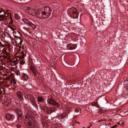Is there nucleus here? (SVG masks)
I'll use <instances>...</instances> for the list:
<instances>
[{"label": "nucleus", "instance_id": "obj_29", "mask_svg": "<svg viewBox=\"0 0 128 128\" xmlns=\"http://www.w3.org/2000/svg\"><path fill=\"white\" fill-rule=\"evenodd\" d=\"M12 63L14 65L17 64L18 63V61L16 59L15 60H14L12 61Z\"/></svg>", "mask_w": 128, "mask_h": 128}, {"label": "nucleus", "instance_id": "obj_2", "mask_svg": "<svg viewBox=\"0 0 128 128\" xmlns=\"http://www.w3.org/2000/svg\"><path fill=\"white\" fill-rule=\"evenodd\" d=\"M68 14L70 16L71 18H78V12L77 9L74 7L68 10Z\"/></svg>", "mask_w": 128, "mask_h": 128}, {"label": "nucleus", "instance_id": "obj_36", "mask_svg": "<svg viewBox=\"0 0 128 128\" xmlns=\"http://www.w3.org/2000/svg\"><path fill=\"white\" fill-rule=\"evenodd\" d=\"M13 42V41H12V43L13 44V45H14V46H16L17 44V43L16 42V41H15V42Z\"/></svg>", "mask_w": 128, "mask_h": 128}, {"label": "nucleus", "instance_id": "obj_51", "mask_svg": "<svg viewBox=\"0 0 128 128\" xmlns=\"http://www.w3.org/2000/svg\"><path fill=\"white\" fill-rule=\"evenodd\" d=\"M1 13V11L0 10V13Z\"/></svg>", "mask_w": 128, "mask_h": 128}, {"label": "nucleus", "instance_id": "obj_48", "mask_svg": "<svg viewBox=\"0 0 128 128\" xmlns=\"http://www.w3.org/2000/svg\"><path fill=\"white\" fill-rule=\"evenodd\" d=\"M29 32L30 33L31 32V31H30Z\"/></svg>", "mask_w": 128, "mask_h": 128}, {"label": "nucleus", "instance_id": "obj_46", "mask_svg": "<svg viewBox=\"0 0 128 128\" xmlns=\"http://www.w3.org/2000/svg\"><path fill=\"white\" fill-rule=\"evenodd\" d=\"M87 128H90V126H88Z\"/></svg>", "mask_w": 128, "mask_h": 128}, {"label": "nucleus", "instance_id": "obj_20", "mask_svg": "<svg viewBox=\"0 0 128 128\" xmlns=\"http://www.w3.org/2000/svg\"><path fill=\"white\" fill-rule=\"evenodd\" d=\"M38 100L39 102H43L44 101V99L42 96H39L38 98Z\"/></svg>", "mask_w": 128, "mask_h": 128}, {"label": "nucleus", "instance_id": "obj_33", "mask_svg": "<svg viewBox=\"0 0 128 128\" xmlns=\"http://www.w3.org/2000/svg\"><path fill=\"white\" fill-rule=\"evenodd\" d=\"M25 63L24 61L22 60H21L20 62V64L23 65Z\"/></svg>", "mask_w": 128, "mask_h": 128}, {"label": "nucleus", "instance_id": "obj_16", "mask_svg": "<svg viewBox=\"0 0 128 128\" xmlns=\"http://www.w3.org/2000/svg\"><path fill=\"white\" fill-rule=\"evenodd\" d=\"M5 104L7 106H9L11 104L10 100H6L5 103Z\"/></svg>", "mask_w": 128, "mask_h": 128}, {"label": "nucleus", "instance_id": "obj_24", "mask_svg": "<svg viewBox=\"0 0 128 128\" xmlns=\"http://www.w3.org/2000/svg\"><path fill=\"white\" fill-rule=\"evenodd\" d=\"M42 110L44 111H46L47 109V107L46 106H41L40 107Z\"/></svg>", "mask_w": 128, "mask_h": 128}, {"label": "nucleus", "instance_id": "obj_3", "mask_svg": "<svg viewBox=\"0 0 128 128\" xmlns=\"http://www.w3.org/2000/svg\"><path fill=\"white\" fill-rule=\"evenodd\" d=\"M13 33H14L13 35L14 38H19L20 40V42L18 44V45L19 44L20 45L18 46V49L19 52H20V50L21 48V46L20 45L22 42V40H20V32L19 31H17L16 32L15 31H13Z\"/></svg>", "mask_w": 128, "mask_h": 128}, {"label": "nucleus", "instance_id": "obj_40", "mask_svg": "<svg viewBox=\"0 0 128 128\" xmlns=\"http://www.w3.org/2000/svg\"><path fill=\"white\" fill-rule=\"evenodd\" d=\"M31 8L29 7H28L26 10H30Z\"/></svg>", "mask_w": 128, "mask_h": 128}, {"label": "nucleus", "instance_id": "obj_42", "mask_svg": "<svg viewBox=\"0 0 128 128\" xmlns=\"http://www.w3.org/2000/svg\"><path fill=\"white\" fill-rule=\"evenodd\" d=\"M102 122V121L101 120H98V122Z\"/></svg>", "mask_w": 128, "mask_h": 128}, {"label": "nucleus", "instance_id": "obj_21", "mask_svg": "<svg viewBox=\"0 0 128 128\" xmlns=\"http://www.w3.org/2000/svg\"><path fill=\"white\" fill-rule=\"evenodd\" d=\"M50 113H52L55 112L56 110V109L53 107H50Z\"/></svg>", "mask_w": 128, "mask_h": 128}, {"label": "nucleus", "instance_id": "obj_15", "mask_svg": "<svg viewBox=\"0 0 128 128\" xmlns=\"http://www.w3.org/2000/svg\"><path fill=\"white\" fill-rule=\"evenodd\" d=\"M12 117V115L9 114H6V118L7 120H10Z\"/></svg>", "mask_w": 128, "mask_h": 128}, {"label": "nucleus", "instance_id": "obj_50", "mask_svg": "<svg viewBox=\"0 0 128 128\" xmlns=\"http://www.w3.org/2000/svg\"><path fill=\"white\" fill-rule=\"evenodd\" d=\"M83 128H84V126H83Z\"/></svg>", "mask_w": 128, "mask_h": 128}, {"label": "nucleus", "instance_id": "obj_10", "mask_svg": "<svg viewBox=\"0 0 128 128\" xmlns=\"http://www.w3.org/2000/svg\"><path fill=\"white\" fill-rule=\"evenodd\" d=\"M36 15L38 18H43L42 14L40 11L37 10L36 13Z\"/></svg>", "mask_w": 128, "mask_h": 128}, {"label": "nucleus", "instance_id": "obj_14", "mask_svg": "<svg viewBox=\"0 0 128 128\" xmlns=\"http://www.w3.org/2000/svg\"><path fill=\"white\" fill-rule=\"evenodd\" d=\"M10 82L11 84H12L14 86L13 87L14 88H15L16 86L14 85L16 84V82L14 78H12Z\"/></svg>", "mask_w": 128, "mask_h": 128}, {"label": "nucleus", "instance_id": "obj_44", "mask_svg": "<svg viewBox=\"0 0 128 128\" xmlns=\"http://www.w3.org/2000/svg\"><path fill=\"white\" fill-rule=\"evenodd\" d=\"M105 120H102V121H104Z\"/></svg>", "mask_w": 128, "mask_h": 128}, {"label": "nucleus", "instance_id": "obj_13", "mask_svg": "<svg viewBox=\"0 0 128 128\" xmlns=\"http://www.w3.org/2000/svg\"><path fill=\"white\" fill-rule=\"evenodd\" d=\"M58 116L59 118L62 119L66 118L67 117V114H66L64 113L59 115Z\"/></svg>", "mask_w": 128, "mask_h": 128}, {"label": "nucleus", "instance_id": "obj_27", "mask_svg": "<svg viewBox=\"0 0 128 128\" xmlns=\"http://www.w3.org/2000/svg\"><path fill=\"white\" fill-rule=\"evenodd\" d=\"M9 27L13 30H15L16 28V27L14 25H12L10 26Z\"/></svg>", "mask_w": 128, "mask_h": 128}, {"label": "nucleus", "instance_id": "obj_7", "mask_svg": "<svg viewBox=\"0 0 128 128\" xmlns=\"http://www.w3.org/2000/svg\"><path fill=\"white\" fill-rule=\"evenodd\" d=\"M15 112L18 115V120L19 118H21L22 115V111L19 108H16L15 109Z\"/></svg>", "mask_w": 128, "mask_h": 128}, {"label": "nucleus", "instance_id": "obj_4", "mask_svg": "<svg viewBox=\"0 0 128 128\" xmlns=\"http://www.w3.org/2000/svg\"><path fill=\"white\" fill-rule=\"evenodd\" d=\"M47 102L50 104L55 105L58 107H60V105L59 104L53 99L52 98H49L47 100Z\"/></svg>", "mask_w": 128, "mask_h": 128}, {"label": "nucleus", "instance_id": "obj_11", "mask_svg": "<svg viewBox=\"0 0 128 128\" xmlns=\"http://www.w3.org/2000/svg\"><path fill=\"white\" fill-rule=\"evenodd\" d=\"M10 14L9 13L6 12H4L3 15H4V18L5 20H8V19L9 17Z\"/></svg>", "mask_w": 128, "mask_h": 128}, {"label": "nucleus", "instance_id": "obj_28", "mask_svg": "<svg viewBox=\"0 0 128 128\" xmlns=\"http://www.w3.org/2000/svg\"><path fill=\"white\" fill-rule=\"evenodd\" d=\"M40 12L42 15H44V16L45 15V18H46V16H47L46 12L44 10L42 11H41Z\"/></svg>", "mask_w": 128, "mask_h": 128}, {"label": "nucleus", "instance_id": "obj_12", "mask_svg": "<svg viewBox=\"0 0 128 128\" xmlns=\"http://www.w3.org/2000/svg\"><path fill=\"white\" fill-rule=\"evenodd\" d=\"M22 78L24 79L23 80L26 81L28 80L29 77L28 75L24 74L22 75Z\"/></svg>", "mask_w": 128, "mask_h": 128}, {"label": "nucleus", "instance_id": "obj_18", "mask_svg": "<svg viewBox=\"0 0 128 128\" xmlns=\"http://www.w3.org/2000/svg\"><path fill=\"white\" fill-rule=\"evenodd\" d=\"M32 105L34 106H36L37 105L36 102L34 98H32L30 99Z\"/></svg>", "mask_w": 128, "mask_h": 128}, {"label": "nucleus", "instance_id": "obj_9", "mask_svg": "<svg viewBox=\"0 0 128 128\" xmlns=\"http://www.w3.org/2000/svg\"><path fill=\"white\" fill-rule=\"evenodd\" d=\"M30 69L34 76L36 77L37 76V74L36 70L35 68L32 66H31L30 68Z\"/></svg>", "mask_w": 128, "mask_h": 128}, {"label": "nucleus", "instance_id": "obj_43", "mask_svg": "<svg viewBox=\"0 0 128 128\" xmlns=\"http://www.w3.org/2000/svg\"><path fill=\"white\" fill-rule=\"evenodd\" d=\"M101 111L102 112H105L104 111H103L102 110H101Z\"/></svg>", "mask_w": 128, "mask_h": 128}, {"label": "nucleus", "instance_id": "obj_49", "mask_svg": "<svg viewBox=\"0 0 128 128\" xmlns=\"http://www.w3.org/2000/svg\"><path fill=\"white\" fill-rule=\"evenodd\" d=\"M1 69V67H0V70Z\"/></svg>", "mask_w": 128, "mask_h": 128}, {"label": "nucleus", "instance_id": "obj_25", "mask_svg": "<svg viewBox=\"0 0 128 128\" xmlns=\"http://www.w3.org/2000/svg\"><path fill=\"white\" fill-rule=\"evenodd\" d=\"M5 21L4 18V15H3L2 14H0V21Z\"/></svg>", "mask_w": 128, "mask_h": 128}, {"label": "nucleus", "instance_id": "obj_37", "mask_svg": "<svg viewBox=\"0 0 128 128\" xmlns=\"http://www.w3.org/2000/svg\"><path fill=\"white\" fill-rule=\"evenodd\" d=\"M26 11L29 14H31V12H30V10H26Z\"/></svg>", "mask_w": 128, "mask_h": 128}, {"label": "nucleus", "instance_id": "obj_19", "mask_svg": "<svg viewBox=\"0 0 128 128\" xmlns=\"http://www.w3.org/2000/svg\"><path fill=\"white\" fill-rule=\"evenodd\" d=\"M24 50H23L21 51V52H20V53H21L22 54V56H21V59H24V57L26 56V54L24 53Z\"/></svg>", "mask_w": 128, "mask_h": 128}, {"label": "nucleus", "instance_id": "obj_22", "mask_svg": "<svg viewBox=\"0 0 128 128\" xmlns=\"http://www.w3.org/2000/svg\"><path fill=\"white\" fill-rule=\"evenodd\" d=\"M2 52L6 56H8L9 55V53L6 51V50L5 49L3 50L2 51Z\"/></svg>", "mask_w": 128, "mask_h": 128}, {"label": "nucleus", "instance_id": "obj_8", "mask_svg": "<svg viewBox=\"0 0 128 128\" xmlns=\"http://www.w3.org/2000/svg\"><path fill=\"white\" fill-rule=\"evenodd\" d=\"M17 95L20 100H22L23 99V94L21 91H18L17 92Z\"/></svg>", "mask_w": 128, "mask_h": 128}, {"label": "nucleus", "instance_id": "obj_6", "mask_svg": "<svg viewBox=\"0 0 128 128\" xmlns=\"http://www.w3.org/2000/svg\"><path fill=\"white\" fill-rule=\"evenodd\" d=\"M22 20L24 22L26 23V24H28L29 25L31 26L32 27L31 28L32 29H33L36 28V26L31 22H29L28 20L24 19Z\"/></svg>", "mask_w": 128, "mask_h": 128}, {"label": "nucleus", "instance_id": "obj_32", "mask_svg": "<svg viewBox=\"0 0 128 128\" xmlns=\"http://www.w3.org/2000/svg\"><path fill=\"white\" fill-rule=\"evenodd\" d=\"M50 108H48L47 107V109H46V113L47 114H50Z\"/></svg>", "mask_w": 128, "mask_h": 128}, {"label": "nucleus", "instance_id": "obj_5", "mask_svg": "<svg viewBox=\"0 0 128 128\" xmlns=\"http://www.w3.org/2000/svg\"><path fill=\"white\" fill-rule=\"evenodd\" d=\"M44 10L46 12V18L49 17L51 13V10L50 7L49 6H46L44 8Z\"/></svg>", "mask_w": 128, "mask_h": 128}, {"label": "nucleus", "instance_id": "obj_41", "mask_svg": "<svg viewBox=\"0 0 128 128\" xmlns=\"http://www.w3.org/2000/svg\"><path fill=\"white\" fill-rule=\"evenodd\" d=\"M0 10L1 11H1L5 12V11L2 8H0Z\"/></svg>", "mask_w": 128, "mask_h": 128}, {"label": "nucleus", "instance_id": "obj_34", "mask_svg": "<svg viewBox=\"0 0 128 128\" xmlns=\"http://www.w3.org/2000/svg\"><path fill=\"white\" fill-rule=\"evenodd\" d=\"M16 74L17 76L20 75V72L19 70H17L16 72Z\"/></svg>", "mask_w": 128, "mask_h": 128}, {"label": "nucleus", "instance_id": "obj_17", "mask_svg": "<svg viewBox=\"0 0 128 128\" xmlns=\"http://www.w3.org/2000/svg\"><path fill=\"white\" fill-rule=\"evenodd\" d=\"M77 45L76 44L72 45V46H70L69 47V49L70 50H72L76 48L77 46Z\"/></svg>", "mask_w": 128, "mask_h": 128}, {"label": "nucleus", "instance_id": "obj_38", "mask_svg": "<svg viewBox=\"0 0 128 128\" xmlns=\"http://www.w3.org/2000/svg\"><path fill=\"white\" fill-rule=\"evenodd\" d=\"M16 126L18 128H20L21 127V125L19 124H17L16 125Z\"/></svg>", "mask_w": 128, "mask_h": 128}, {"label": "nucleus", "instance_id": "obj_23", "mask_svg": "<svg viewBox=\"0 0 128 128\" xmlns=\"http://www.w3.org/2000/svg\"><path fill=\"white\" fill-rule=\"evenodd\" d=\"M75 111L77 113L79 112L80 113L81 112V110L80 108H76Z\"/></svg>", "mask_w": 128, "mask_h": 128}, {"label": "nucleus", "instance_id": "obj_47", "mask_svg": "<svg viewBox=\"0 0 128 128\" xmlns=\"http://www.w3.org/2000/svg\"><path fill=\"white\" fill-rule=\"evenodd\" d=\"M71 44H68V46H70L69 45H70Z\"/></svg>", "mask_w": 128, "mask_h": 128}, {"label": "nucleus", "instance_id": "obj_30", "mask_svg": "<svg viewBox=\"0 0 128 128\" xmlns=\"http://www.w3.org/2000/svg\"><path fill=\"white\" fill-rule=\"evenodd\" d=\"M19 16L18 14L17 13L14 16V18L15 19L17 20H18L19 18Z\"/></svg>", "mask_w": 128, "mask_h": 128}, {"label": "nucleus", "instance_id": "obj_45", "mask_svg": "<svg viewBox=\"0 0 128 128\" xmlns=\"http://www.w3.org/2000/svg\"><path fill=\"white\" fill-rule=\"evenodd\" d=\"M122 124H124V123L123 122H122Z\"/></svg>", "mask_w": 128, "mask_h": 128}, {"label": "nucleus", "instance_id": "obj_31", "mask_svg": "<svg viewBox=\"0 0 128 128\" xmlns=\"http://www.w3.org/2000/svg\"><path fill=\"white\" fill-rule=\"evenodd\" d=\"M92 104L93 106H96L97 107H98V106L97 103L96 102H92Z\"/></svg>", "mask_w": 128, "mask_h": 128}, {"label": "nucleus", "instance_id": "obj_35", "mask_svg": "<svg viewBox=\"0 0 128 128\" xmlns=\"http://www.w3.org/2000/svg\"><path fill=\"white\" fill-rule=\"evenodd\" d=\"M10 15V16H9L8 18V20H9V19H10V23L12 24V22H13L12 21V18L11 17V15Z\"/></svg>", "mask_w": 128, "mask_h": 128}, {"label": "nucleus", "instance_id": "obj_26", "mask_svg": "<svg viewBox=\"0 0 128 128\" xmlns=\"http://www.w3.org/2000/svg\"><path fill=\"white\" fill-rule=\"evenodd\" d=\"M0 45L2 47H4L5 46H6V47L7 48L9 47V46L8 45H7L6 44H3L0 42Z\"/></svg>", "mask_w": 128, "mask_h": 128}, {"label": "nucleus", "instance_id": "obj_1", "mask_svg": "<svg viewBox=\"0 0 128 128\" xmlns=\"http://www.w3.org/2000/svg\"><path fill=\"white\" fill-rule=\"evenodd\" d=\"M25 119L26 120H28L27 125L29 126H32L30 128H39L38 124L34 121V118L32 116L29 115L26 116L25 117Z\"/></svg>", "mask_w": 128, "mask_h": 128}, {"label": "nucleus", "instance_id": "obj_39", "mask_svg": "<svg viewBox=\"0 0 128 128\" xmlns=\"http://www.w3.org/2000/svg\"><path fill=\"white\" fill-rule=\"evenodd\" d=\"M117 126L116 125H115L113 126H112L111 127V128H116L117 127Z\"/></svg>", "mask_w": 128, "mask_h": 128}]
</instances>
